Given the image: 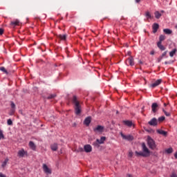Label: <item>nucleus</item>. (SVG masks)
<instances>
[{
    "instance_id": "32",
    "label": "nucleus",
    "mask_w": 177,
    "mask_h": 177,
    "mask_svg": "<svg viewBox=\"0 0 177 177\" xmlns=\"http://www.w3.org/2000/svg\"><path fill=\"white\" fill-rule=\"evenodd\" d=\"M0 71H3V73H8V71H6V69L5 67H3V66L0 67Z\"/></svg>"
},
{
    "instance_id": "38",
    "label": "nucleus",
    "mask_w": 177,
    "mask_h": 177,
    "mask_svg": "<svg viewBox=\"0 0 177 177\" xmlns=\"http://www.w3.org/2000/svg\"><path fill=\"white\" fill-rule=\"evenodd\" d=\"M3 28H0V35H2L3 34Z\"/></svg>"
},
{
    "instance_id": "13",
    "label": "nucleus",
    "mask_w": 177,
    "mask_h": 177,
    "mask_svg": "<svg viewBox=\"0 0 177 177\" xmlns=\"http://www.w3.org/2000/svg\"><path fill=\"white\" fill-rule=\"evenodd\" d=\"M159 28H160V26L158 25V24H153L152 30H153V34H156V32H157Z\"/></svg>"
},
{
    "instance_id": "9",
    "label": "nucleus",
    "mask_w": 177,
    "mask_h": 177,
    "mask_svg": "<svg viewBox=\"0 0 177 177\" xmlns=\"http://www.w3.org/2000/svg\"><path fill=\"white\" fill-rule=\"evenodd\" d=\"M151 126L152 127H156L158 125V122L157 121V119L156 118H152L149 122Z\"/></svg>"
},
{
    "instance_id": "8",
    "label": "nucleus",
    "mask_w": 177,
    "mask_h": 177,
    "mask_svg": "<svg viewBox=\"0 0 177 177\" xmlns=\"http://www.w3.org/2000/svg\"><path fill=\"white\" fill-rule=\"evenodd\" d=\"M126 64H127V66H133V64H135V62H133V57H129L126 60Z\"/></svg>"
},
{
    "instance_id": "16",
    "label": "nucleus",
    "mask_w": 177,
    "mask_h": 177,
    "mask_svg": "<svg viewBox=\"0 0 177 177\" xmlns=\"http://www.w3.org/2000/svg\"><path fill=\"white\" fill-rule=\"evenodd\" d=\"M57 38L60 39V41H66L67 35H57Z\"/></svg>"
},
{
    "instance_id": "31",
    "label": "nucleus",
    "mask_w": 177,
    "mask_h": 177,
    "mask_svg": "<svg viewBox=\"0 0 177 177\" xmlns=\"http://www.w3.org/2000/svg\"><path fill=\"white\" fill-rule=\"evenodd\" d=\"M162 111L167 117L171 116V113L167 112V111H165L164 109L162 110Z\"/></svg>"
},
{
    "instance_id": "19",
    "label": "nucleus",
    "mask_w": 177,
    "mask_h": 177,
    "mask_svg": "<svg viewBox=\"0 0 177 177\" xmlns=\"http://www.w3.org/2000/svg\"><path fill=\"white\" fill-rule=\"evenodd\" d=\"M158 107V105L157 104V103H153L151 105V109H152V111L153 113H156L157 112V108Z\"/></svg>"
},
{
    "instance_id": "10",
    "label": "nucleus",
    "mask_w": 177,
    "mask_h": 177,
    "mask_svg": "<svg viewBox=\"0 0 177 177\" xmlns=\"http://www.w3.org/2000/svg\"><path fill=\"white\" fill-rule=\"evenodd\" d=\"M91 121H92V118L88 116L85 118V120L84 121V125H86V127H89V124H91Z\"/></svg>"
},
{
    "instance_id": "12",
    "label": "nucleus",
    "mask_w": 177,
    "mask_h": 177,
    "mask_svg": "<svg viewBox=\"0 0 177 177\" xmlns=\"http://www.w3.org/2000/svg\"><path fill=\"white\" fill-rule=\"evenodd\" d=\"M84 150L86 153H91L92 151V146L91 145H86L84 146Z\"/></svg>"
},
{
    "instance_id": "22",
    "label": "nucleus",
    "mask_w": 177,
    "mask_h": 177,
    "mask_svg": "<svg viewBox=\"0 0 177 177\" xmlns=\"http://www.w3.org/2000/svg\"><path fill=\"white\" fill-rule=\"evenodd\" d=\"M104 140H106V137H101L100 140H96L97 142L100 145H102V143H104Z\"/></svg>"
},
{
    "instance_id": "33",
    "label": "nucleus",
    "mask_w": 177,
    "mask_h": 177,
    "mask_svg": "<svg viewBox=\"0 0 177 177\" xmlns=\"http://www.w3.org/2000/svg\"><path fill=\"white\" fill-rule=\"evenodd\" d=\"M8 125H13V122H12V120L8 119L7 121Z\"/></svg>"
},
{
    "instance_id": "17",
    "label": "nucleus",
    "mask_w": 177,
    "mask_h": 177,
    "mask_svg": "<svg viewBox=\"0 0 177 177\" xmlns=\"http://www.w3.org/2000/svg\"><path fill=\"white\" fill-rule=\"evenodd\" d=\"M156 132H158V133H159V135H162V136H167V135H168V133L167 131L161 130V129H158L156 131Z\"/></svg>"
},
{
    "instance_id": "29",
    "label": "nucleus",
    "mask_w": 177,
    "mask_h": 177,
    "mask_svg": "<svg viewBox=\"0 0 177 177\" xmlns=\"http://www.w3.org/2000/svg\"><path fill=\"white\" fill-rule=\"evenodd\" d=\"M165 39V35H161L159 37V42L162 43V41H164Z\"/></svg>"
},
{
    "instance_id": "43",
    "label": "nucleus",
    "mask_w": 177,
    "mask_h": 177,
    "mask_svg": "<svg viewBox=\"0 0 177 177\" xmlns=\"http://www.w3.org/2000/svg\"><path fill=\"white\" fill-rule=\"evenodd\" d=\"M174 157L175 158H177V151H176V153H174Z\"/></svg>"
},
{
    "instance_id": "41",
    "label": "nucleus",
    "mask_w": 177,
    "mask_h": 177,
    "mask_svg": "<svg viewBox=\"0 0 177 177\" xmlns=\"http://www.w3.org/2000/svg\"><path fill=\"white\" fill-rule=\"evenodd\" d=\"M132 156H133V153H132V151H130V152L129 153V157H132Z\"/></svg>"
},
{
    "instance_id": "42",
    "label": "nucleus",
    "mask_w": 177,
    "mask_h": 177,
    "mask_svg": "<svg viewBox=\"0 0 177 177\" xmlns=\"http://www.w3.org/2000/svg\"><path fill=\"white\" fill-rule=\"evenodd\" d=\"M79 151H81V152L84 151V148L82 147L79 148Z\"/></svg>"
},
{
    "instance_id": "34",
    "label": "nucleus",
    "mask_w": 177,
    "mask_h": 177,
    "mask_svg": "<svg viewBox=\"0 0 177 177\" xmlns=\"http://www.w3.org/2000/svg\"><path fill=\"white\" fill-rule=\"evenodd\" d=\"M164 120H165V117L164 116H161L158 118V121H160V122L164 121Z\"/></svg>"
},
{
    "instance_id": "2",
    "label": "nucleus",
    "mask_w": 177,
    "mask_h": 177,
    "mask_svg": "<svg viewBox=\"0 0 177 177\" xmlns=\"http://www.w3.org/2000/svg\"><path fill=\"white\" fill-rule=\"evenodd\" d=\"M73 103L75 104V115H80V114H81V105H80V101L77 100L76 96H73Z\"/></svg>"
},
{
    "instance_id": "37",
    "label": "nucleus",
    "mask_w": 177,
    "mask_h": 177,
    "mask_svg": "<svg viewBox=\"0 0 177 177\" xmlns=\"http://www.w3.org/2000/svg\"><path fill=\"white\" fill-rule=\"evenodd\" d=\"M170 177H177V174L175 172L171 173Z\"/></svg>"
},
{
    "instance_id": "47",
    "label": "nucleus",
    "mask_w": 177,
    "mask_h": 177,
    "mask_svg": "<svg viewBox=\"0 0 177 177\" xmlns=\"http://www.w3.org/2000/svg\"><path fill=\"white\" fill-rule=\"evenodd\" d=\"M12 113H15V110L14 109L12 110Z\"/></svg>"
},
{
    "instance_id": "26",
    "label": "nucleus",
    "mask_w": 177,
    "mask_h": 177,
    "mask_svg": "<svg viewBox=\"0 0 177 177\" xmlns=\"http://www.w3.org/2000/svg\"><path fill=\"white\" fill-rule=\"evenodd\" d=\"M154 15L156 19H160L161 17V13L158 11L155 12Z\"/></svg>"
},
{
    "instance_id": "30",
    "label": "nucleus",
    "mask_w": 177,
    "mask_h": 177,
    "mask_svg": "<svg viewBox=\"0 0 177 177\" xmlns=\"http://www.w3.org/2000/svg\"><path fill=\"white\" fill-rule=\"evenodd\" d=\"M1 139H5V136H3V131L0 129V140Z\"/></svg>"
},
{
    "instance_id": "39",
    "label": "nucleus",
    "mask_w": 177,
    "mask_h": 177,
    "mask_svg": "<svg viewBox=\"0 0 177 177\" xmlns=\"http://www.w3.org/2000/svg\"><path fill=\"white\" fill-rule=\"evenodd\" d=\"M11 107H12V109H15V108L16 107V105L15 104L14 102H12V103H11Z\"/></svg>"
},
{
    "instance_id": "11",
    "label": "nucleus",
    "mask_w": 177,
    "mask_h": 177,
    "mask_svg": "<svg viewBox=\"0 0 177 177\" xmlns=\"http://www.w3.org/2000/svg\"><path fill=\"white\" fill-rule=\"evenodd\" d=\"M123 124L127 127H129V128H131V127H135V124H133L131 120H124Z\"/></svg>"
},
{
    "instance_id": "4",
    "label": "nucleus",
    "mask_w": 177,
    "mask_h": 177,
    "mask_svg": "<svg viewBox=\"0 0 177 177\" xmlns=\"http://www.w3.org/2000/svg\"><path fill=\"white\" fill-rule=\"evenodd\" d=\"M94 132H98V133H103L104 132V127L98 125L93 129Z\"/></svg>"
},
{
    "instance_id": "35",
    "label": "nucleus",
    "mask_w": 177,
    "mask_h": 177,
    "mask_svg": "<svg viewBox=\"0 0 177 177\" xmlns=\"http://www.w3.org/2000/svg\"><path fill=\"white\" fill-rule=\"evenodd\" d=\"M167 52L165 51V52H164V53L162 54V56L160 57V60H161V59H162V57H165V56H167Z\"/></svg>"
},
{
    "instance_id": "20",
    "label": "nucleus",
    "mask_w": 177,
    "mask_h": 177,
    "mask_svg": "<svg viewBox=\"0 0 177 177\" xmlns=\"http://www.w3.org/2000/svg\"><path fill=\"white\" fill-rule=\"evenodd\" d=\"M50 149L53 150V151H57V143H54L50 145Z\"/></svg>"
},
{
    "instance_id": "23",
    "label": "nucleus",
    "mask_w": 177,
    "mask_h": 177,
    "mask_svg": "<svg viewBox=\"0 0 177 177\" xmlns=\"http://www.w3.org/2000/svg\"><path fill=\"white\" fill-rule=\"evenodd\" d=\"M165 152L167 154H171V153H173V152H174V149H172V147L166 149L165 150Z\"/></svg>"
},
{
    "instance_id": "21",
    "label": "nucleus",
    "mask_w": 177,
    "mask_h": 177,
    "mask_svg": "<svg viewBox=\"0 0 177 177\" xmlns=\"http://www.w3.org/2000/svg\"><path fill=\"white\" fill-rule=\"evenodd\" d=\"M11 26H13V27H16V26H20V21L19 20H15L13 21H11Z\"/></svg>"
},
{
    "instance_id": "25",
    "label": "nucleus",
    "mask_w": 177,
    "mask_h": 177,
    "mask_svg": "<svg viewBox=\"0 0 177 177\" xmlns=\"http://www.w3.org/2000/svg\"><path fill=\"white\" fill-rule=\"evenodd\" d=\"M176 48H174L169 53L170 57H174V55L176 53Z\"/></svg>"
},
{
    "instance_id": "44",
    "label": "nucleus",
    "mask_w": 177,
    "mask_h": 177,
    "mask_svg": "<svg viewBox=\"0 0 177 177\" xmlns=\"http://www.w3.org/2000/svg\"><path fill=\"white\" fill-rule=\"evenodd\" d=\"M136 3H139L140 2V0H136Z\"/></svg>"
},
{
    "instance_id": "24",
    "label": "nucleus",
    "mask_w": 177,
    "mask_h": 177,
    "mask_svg": "<svg viewBox=\"0 0 177 177\" xmlns=\"http://www.w3.org/2000/svg\"><path fill=\"white\" fill-rule=\"evenodd\" d=\"M163 32H165V34H167V35L172 34V30L168 28L164 29Z\"/></svg>"
},
{
    "instance_id": "15",
    "label": "nucleus",
    "mask_w": 177,
    "mask_h": 177,
    "mask_svg": "<svg viewBox=\"0 0 177 177\" xmlns=\"http://www.w3.org/2000/svg\"><path fill=\"white\" fill-rule=\"evenodd\" d=\"M162 82V80H156L154 83H153L151 85V88H156V86H158V85H160V84H161Z\"/></svg>"
},
{
    "instance_id": "48",
    "label": "nucleus",
    "mask_w": 177,
    "mask_h": 177,
    "mask_svg": "<svg viewBox=\"0 0 177 177\" xmlns=\"http://www.w3.org/2000/svg\"><path fill=\"white\" fill-rule=\"evenodd\" d=\"M176 28H177V24H176Z\"/></svg>"
},
{
    "instance_id": "28",
    "label": "nucleus",
    "mask_w": 177,
    "mask_h": 177,
    "mask_svg": "<svg viewBox=\"0 0 177 177\" xmlns=\"http://www.w3.org/2000/svg\"><path fill=\"white\" fill-rule=\"evenodd\" d=\"M145 16L147 17V19H153V17H151V15L150 14V12H147L145 13Z\"/></svg>"
},
{
    "instance_id": "49",
    "label": "nucleus",
    "mask_w": 177,
    "mask_h": 177,
    "mask_svg": "<svg viewBox=\"0 0 177 177\" xmlns=\"http://www.w3.org/2000/svg\"><path fill=\"white\" fill-rule=\"evenodd\" d=\"M129 177H131V175H129Z\"/></svg>"
},
{
    "instance_id": "46",
    "label": "nucleus",
    "mask_w": 177,
    "mask_h": 177,
    "mask_svg": "<svg viewBox=\"0 0 177 177\" xmlns=\"http://www.w3.org/2000/svg\"><path fill=\"white\" fill-rule=\"evenodd\" d=\"M164 106H165V107H166V106H167V104H166V103H164Z\"/></svg>"
},
{
    "instance_id": "45",
    "label": "nucleus",
    "mask_w": 177,
    "mask_h": 177,
    "mask_svg": "<svg viewBox=\"0 0 177 177\" xmlns=\"http://www.w3.org/2000/svg\"><path fill=\"white\" fill-rule=\"evenodd\" d=\"M150 54H151V55H154V51H151V52L150 53Z\"/></svg>"
},
{
    "instance_id": "7",
    "label": "nucleus",
    "mask_w": 177,
    "mask_h": 177,
    "mask_svg": "<svg viewBox=\"0 0 177 177\" xmlns=\"http://www.w3.org/2000/svg\"><path fill=\"white\" fill-rule=\"evenodd\" d=\"M18 157L23 158L24 156H27V151H25L24 149H21L18 151Z\"/></svg>"
},
{
    "instance_id": "3",
    "label": "nucleus",
    "mask_w": 177,
    "mask_h": 177,
    "mask_svg": "<svg viewBox=\"0 0 177 177\" xmlns=\"http://www.w3.org/2000/svg\"><path fill=\"white\" fill-rule=\"evenodd\" d=\"M147 142L149 149H151V150H156L157 145H156V141H154V140L151 138V137L148 136Z\"/></svg>"
},
{
    "instance_id": "18",
    "label": "nucleus",
    "mask_w": 177,
    "mask_h": 177,
    "mask_svg": "<svg viewBox=\"0 0 177 177\" xmlns=\"http://www.w3.org/2000/svg\"><path fill=\"white\" fill-rule=\"evenodd\" d=\"M157 46L160 50H165V46L162 45V43H161V41H158L157 43Z\"/></svg>"
},
{
    "instance_id": "36",
    "label": "nucleus",
    "mask_w": 177,
    "mask_h": 177,
    "mask_svg": "<svg viewBox=\"0 0 177 177\" xmlns=\"http://www.w3.org/2000/svg\"><path fill=\"white\" fill-rule=\"evenodd\" d=\"M53 97H56V95L52 94L50 96H48V99H53Z\"/></svg>"
},
{
    "instance_id": "27",
    "label": "nucleus",
    "mask_w": 177,
    "mask_h": 177,
    "mask_svg": "<svg viewBox=\"0 0 177 177\" xmlns=\"http://www.w3.org/2000/svg\"><path fill=\"white\" fill-rule=\"evenodd\" d=\"M8 161H9V159L6 158L5 159V160L3 162L1 167L3 168H5V167H6V165L8 164Z\"/></svg>"
},
{
    "instance_id": "40",
    "label": "nucleus",
    "mask_w": 177,
    "mask_h": 177,
    "mask_svg": "<svg viewBox=\"0 0 177 177\" xmlns=\"http://www.w3.org/2000/svg\"><path fill=\"white\" fill-rule=\"evenodd\" d=\"M0 177H6V175L3 174L2 172H0Z\"/></svg>"
},
{
    "instance_id": "6",
    "label": "nucleus",
    "mask_w": 177,
    "mask_h": 177,
    "mask_svg": "<svg viewBox=\"0 0 177 177\" xmlns=\"http://www.w3.org/2000/svg\"><path fill=\"white\" fill-rule=\"evenodd\" d=\"M120 135H121L122 139H124L125 140H132L133 139V136H131V135L125 136L122 133H120Z\"/></svg>"
},
{
    "instance_id": "1",
    "label": "nucleus",
    "mask_w": 177,
    "mask_h": 177,
    "mask_svg": "<svg viewBox=\"0 0 177 177\" xmlns=\"http://www.w3.org/2000/svg\"><path fill=\"white\" fill-rule=\"evenodd\" d=\"M142 151H136V156L137 157H149L150 156V150L146 147V144L143 142L142 144Z\"/></svg>"
},
{
    "instance_id": "14",
    "label": "nucleus",
    "mask_w": 177,
    "mask_h": 177,
    "mask_svg": "<svg viewBox=\"0 0 177 177\" xmlns=\"http://www.w3.org/2000/svg\"><path fill=\"white\" fill-rule=\"evenodd\" d=\"M29 147L31 149V150H33V151H35V150H37V145H35V144L32 141L29 142Z\"/></svg>"
},
{
    "instance_id": "5",
    "label": "nucleus",
    "mask_w": 177,
    "mask_h": 177,
    "mask_svg": "<svg viewBox=\"0 0 177 177\" xmlns=\"http://www.w3.org/2000/svg\"><path fill=\"white\" fill-rule=\"evenodd\" d=\"M43 170H44V172H45V174H52V169L48 167V165H46V164L43 165Z\"/></svg>"
}]
</instances>
